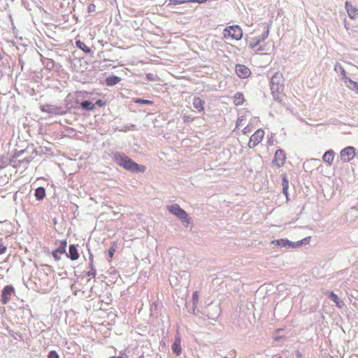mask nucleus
<instances>
[{"label":"nucleus","instance_id":"obj_18","mask_svg":"<svg viewBox=\"0 0 358 358\" xmlns=\"http://www.w3.org/2000/svg\"><path fill=\"white\" fill-rule=\"evenodd\" d=\"M204 104L205 101L201 99L199 97L194 99L193 106L199 112H202L204 110Z\"/></svg>","mask_w":358,"mask_h":358},{"label":"nucleus","instance_id":"obj_24","mask_svg":"<svg viewBox=\"0 0 358 358\" xmlns=\"http://www.w3.org/2000/svg\"><path fill=\"white\" fill-rule=\"evenodd\" d=\"M82 108L86 110H92L94 109V104L90 100H85L80 104Z\"/></svg>","mask_w":358,"mask_h":358},{"label":"nucleus","instance_id":"obj_45","mask_svg":"<svg viewBox=\"0 0 358 358\" xmlns=\"http://www.w3.org/2000/svg\"><path fill=\"white\" fill-rule=\"evenodd\" d=\"M95 6L94 4H90L88 7L89 12H92L94 10Z\"/></svg>","mask_w":358,"mask_h":358},{"label":"nucleus","instance_id":"obj_29","mask_svg":"<svg viewBox=\"0 0 358 358\" xmlns=\"http://www.w3.org/2000/svg\"><path fill=\"white\" fill-rule=\"evenodd\" d=\"M134 102L139 104L152 105L153 101L148 99H143L140 98L134 99Z\"/></svg>","mask_w":358,"mask_h":358},{"label":"nucleus","instance_id":"obj_31","mask_svg":"<svg viewBox=\"0 0 358 358\" xmlns=\"http://www.w3.org/2000/svg\"><path fill=\"white\" fill-rule=\"evenodd\" d=\"M115 252V244H113V246H111L108 250V257L110 259L113 258L114 253Z\"/></svg>","mask_w":358,"mask_h":358},{"label":"nucleus","instance_id":"obj_9","mask_svg":"<svg viewBox=\"0 0 358 358\" xmlns=\"http://www.w3.org/2000/svg\"><path fill=\"white\" fill-rule=\"evenodd\" d=\"M264 135V131L262 129L257 130L250 137L248 143V146L250 148H255L258 143H259Z\"/></svg>","mask_w":358,"mask_h":358},{"label":"nucleus","instance_id":"obj_35","mask_svg":"<svg viewBox=\"0 0 358 358\" xmlns=\"http://www.w3.org/2000/svg\"><path fill=\"white\" fill-rule=\"evenodd\" d=\"M146 78L150 81H155L157 76L153 73H148L146 75Z\"/></svg>","mask_w":358,"mask_h":358},{"label":"nucleus","instance_id":"obj_14","mask_svg":"<svg viewBox=\"0 0 358 358\" xmlns=\"http://www.w3.org/2000/svg\"><path fill=\"white\" fill-rule=\"evenodd\" d=\"M345 8L350 18L354 19L358 15V9L353 7V6L348 1L345 2Z\"/></svg>","mask_w":358,"mask_h":358},{"label":"nucleus","instance_id":"obj_20","mask_svg":"<svg viewBox=\"0 0 358 358\" xmlns=\"http://www.w3.org/2000/svg\"><path fill=\"white\" fill-rule=\"evenodd\" d=\"M121 80V78L116 76L108 77L106 79V83L108 86H113L117 84Z\"/></svg>","mask_w":358,"mask_h":358},{"label":"nucleus","instance_id":"obj_25","mask_svg":"<svg viewBox=\"0 0 358 358\" xmlns=\"http://www.w3.org/2000/svg\"><path fill=\"white\" fill-rule=\"evenodd\" d=\"M346 83H348V87L350 89H351L352 90L355 91L357 94H358V83L357 82H355L348 78V79H347Z\"/></svg>","mask_w":358,"mask_h":358},{"label":"nucleus","instance_id":"obj_36","mask_svg":"<svg viewBox=\"0 0 358 358\" xmlns=\"http://www.w3.org/2000/svg\"><path fill=\"white\" fill-rule=\"evenodd\" d=\"M182 119L185 122H189L193 121L194 117L189 115H184Z\"/></svg>","mask_w":358,"mask_h":358},{"label":"nucleus","instance_id":"obj_48","mask_svg":"<svg viewBox=\"0 0 358 358\" xmlns=\"http://www.w3.org/2000/svg\"><path fill=\"white\" fill-rule=\"evenodd\" d=\"M24 150H21L19 152V154L17 155V156L19 157L21 154L24 153Z\"/></svg>","mask_w":358,"mask_h":358},{"label":"nucleus","instance_id":"obj_7","mask_svg":"<svg viewBox=\"0 0 358 358\" xmlns=\"http://www.w3.org/2000/svg\"><path fill=\"white\" fill-rule=\"evenodd\" d=\"M355 156V148L352 146H348L340 152L341 159L343 162H349Z\"/></svg>","mask_w":358,"mask_h":358},{"label":"nucleus","instance_id":"obj_13","mask_svg":"<svg viewBox=\"0 0 358 358\" xmlns=\"http://www.w3.org/2000/svg\"><path fill=\"white\" fill-rule=\"evenodd\" d=\"M66 244H67V243L66 241H62L60 246L55 251H54L52 252V256L54 257V258L56 260L58 261L60 259V257H59V254L66 253Z\"/></svg>","mask_w":358,"mask_h":358},{"label":"nucleus","instance_id":"obj_44","mask_svg":"<svg viewBox=\"0 0 358 358\" xmlns=\"http://www.w3.org/2000/svg\"><path fill=\"white\" fill-rule=\"evenodd\" d=\"M90 269L92 270V268H94V265H93V257H92V255H90Z\"/></svg>","mask_w":358,"mask_h":358},{"label":"nucleus","instance_id":"obj_33","mask_svg":"<svg viewBox=\"0 0 358 358\" xmlns=\"http://www.w3.org/2000/svg\"><path fill=\"white\" fill-rule=\"evenodd\" d=\"M29 162H30V160L28 159L27 158H24L22 160L18 161L19 164L23 165V167L27 166L29 164Z\"/></svg>","mask_w":358,"mask_h":358},{"label":"nucleus","instance_id":"obj_23","mask_svg":"<svg viewBox=\"0 0 358 358\" xmlns=\"http://www.w3.org/2000/svg\"><path fill=\"white\" fill-rule=\"evenodd\" d=\"M334 70L336 72H340L341 74L343 76V79H344L345 82L347 83V79H348V78L346 76V72H345V69L341 65V64L336 63L334 66Z\"/></svg>","mask_w":358,"mask_h":358},{"label":"nucleus","instance_id":"obj_5","mask_svg":"<svg viewBox=\"0 0 358 358\" xmlns=\"http://www.w3.org/2000/svg\"><path fill=\"white\" fill-rule=\"evenodd\" d=\"M224 36L225 38L228 36L234 40L238 41L242 38L243 31L238 25H232L224 29Z\"/></svg>","mask_w":358,"mask_h":358},{"label":"nucleus","instance_id":"obj_30","mask_svg":"<svg viewBox=\"0 0 358 358\" xmlns=\"http://www.w3.org/2000/svg\"><path fill=\"white\" fill-rule=\"evenodd\" d=\"M264 28L266 29V30L264 31L262 36L258 38V39L260 40V41H264L268 36L269 30L268 25L265 24Z\"/></svg>","mask_w":358,"mask_h":358},{"label":"nucleus","instance_id":"obj_17","mask_svg":"<svg viewBox=\"0 0 358 358\" xmlns=\"http://www.w3.org/2000/svg\"><path fill=\"white\" fill-rule=\"evenodd\" d=\"M334 155H335V152L334 150H327L324 154V155L322 157V159L324 162L328 163L329 165H331L332 162L334 161Z\"/></svg>","mask_w":358,"mask_h":358},{"label":"nucleus","instance_id":"obj_1","mask_svg":"<svg viewBox=\"0 0 358 358\" xmlns=\"http://www.w3.org/2000/svg\"><path fill=\"white\" fill-rule=\"evenodd\" d=\"M113 158L117 164L132 173H143L145 171V166L138 164L123 153L116 152Z\"/></svg>","mask_w":358,"mask_h":358},{"label":"nucleus","instance_id":"obj_22","mask_svg":"<svg viewBox=\"0 0 358 358\" xmlns=\"http://www.w3.org/2000/svg\"><path fill=\"white\" fill-rule=\"evenodd\" d=\"M244 96L241 92H237L234 96V102L236 106H241L243 103Z\"/></svg>","mask_w":358,"mask_h":358},{"label":"nucleus","instance_id":"obj_43","mask_svg":"<svg viewBox=\"0 0 358 358\" xmlns=\"http://www.w3.org/2000/svg\"><path fill=\"white\" fill-rule=\"evenodd\" d=\"M242 121H243V119L239 117L238 120H237V122H236V127H239L242 125Z\"/></svg>","mask_w":358,"mask_h":358},{"label":"nucleus","instance_id":"obj_2","mask_svg":"<svg viewBox=\"0 0 358 358\" xmlns=\"http://www.w3.org/2000/svg\"><path fill=\"white\" fill-rule=\"evenodd\" d=\"M284 78L280 73H275L271 78L270 87L273 99L279 102L282 101V97L284 96L282 92L284 87Z\"/></svg>","mask_w":358,"mask_h":358},{"label":"nucleus","instance_id":"obj_37","mask_svg":"<svg viewBox=\"0 0 358 358\" xmlns=\"http://www.w3.org/2000/svg\"><path fill=\"white\" fill-rule=\"evenodd\" d=\"M260 40H259L258 38L256 40V41L255 42H250L249 45L251 48L254 49L255 48H256L259 43H260Z\"/></svg>","mask_w":358,"mask_h":358},{"label":"nucleus","instance_id":"obj_21","mask_svg":"<svg viewBox=\"0 0 358 358\" xmlns=\"http://www.w3.org/2000/svg\"><path fill=\"white\" fill-rule=\"evenodd\" d=\"M329 298L334 302H335L336 306L338 307L339 308H341L344 306V303L342 301L339 300L338 296L333 292H331L329 294Z\"/></svg>","mask_w":358,"mask_h":358},{"label":"nucleus","instance_id":"obj_3","mask_svg":"<svg viewBox=\"0 0 358 358\" xmlns=\"http://www.w3.org/2000/svg\"><path fill=\"white\" fill-rule=\"evenodd\" d=\"M310 237H306L301 241L292 242L287 238H280L274 240L271 242V244L286 248H298L303 245H307L310 242Z\"/></svg>","mask_w":358,"mask_h":358},{"label":"nucleus","instance_id":"obj_49","mask_svg":"<svg viewBox=\"0 0 358 358\" xmlns=\"http://www.w3.org/2000/svg\"><path fill=\"white\" fill-rule=\"evenodd\" d=\"M223 358H227V357H223Z\"/></svg>","mask_w":358,"mask_h":358},{"label":"nucleus","instance_id":"obj_26","mask_svg":"<svg viewBox=\"0 0 358 358\" xmlns=\"http://www.w3.org/2000/svg\"><path fill=\"white\" fill-rule=\"evenodd\" d=\"M76 46L81 49L82 50H83L86 53H89L91 52V49L87 46L84 43H83L82 41H77L76 42Z\"/></svg>","mask_w":358,"mask_h":358},{"label":"nucleus","instance_id":"obj_16","mask_svg":"<svg viewBox=\"0 0 358 358\" xmlns=\"http://www.w3.org/2000/svg\"><path fill=\"white\" fill-rule=\"evenodd\" d=\"M67 257L71 260H76L79 257L78 250L75 245H71L69 248V253H66Z\"/></svg>","mask_w":358,"mask_h":358},{"label":"nucleus","instance_id":"obj_46","mask_svg":"<svg viewBox=\"0 0 358 358\" xmlns=\"http://www.w3.org/2000/svg\"><path fill=\"white\" fill-rule=\"evenodd\" d=\"M249 131H250V129H249L248 126L245 127L243 130V133L245 134Z\"/></svg>","mask_w":358,"mask_h":358},{"label":"nucleus","instance_id":"obj_41","mask_svg":"<svg viewBox=\"0 0 358 358\" xmlns=\"http://www.w3.org/2000/svg\"><path fill=\"white\" fill-rule=\"evenodd\" d=\"M199 295L197 292H194L192 295V299L194 301V303L198 301Z\"/></svg>","mask_w":358,"mask_h":358},{"label":"nucleus","instance_id":"obj_11","mask_svg":"<svg viewBox=\"0 0 358 358\" xmlns=\"http://www.w3.org/2000/svg\"><path fill=\"white\" fill-rule=\"evenodd\" d=\"M41 111L52 115H62L65 113L62 108L54 105H44L41 106Z\"/></svg>","mask_w":358,"mask_h":358},{"label":"nucleus","instance_id":"obj_32","mask_svg":"<svg viewBox=\"0 0 358 358\" xmlns=\"http://www.w3.org/2000/svg\"><path fill=\"white\" fill-rule=\"evenodd\" d=\"M169 5H177V4H183L186 3V0H169Z\"/></svg>","mask_w":358,"mask_h":358},{"label":"nucleus","instance_id":"obj_15","mask_svg":"<svg viewBox=\"0 0 358 358\" xmlns=\"http://www.w3.org/2000/svg\"><path fill=\"white\" fill-rule=\"evenodd\" d=\"M180 343H181L180 338L179 336H177L175 338V341L171 346V350H172L173 352L177 355H180L181 352H182V349L180 347Z\"/></svg>","mask_w":358,"mask_h":358},{"label":"nucleus","instance_id":"obj_42","mask_svg":"<svg viewBox=\"0 0 358 358\" xmlns=\"http://www.w3.org/2000/svg\"><path fill=\"white\" fill-rule=\"evenodd\" d=\"M96 104L99 106H104L105 103L102 100L99 99L96 101Z\"/></svg>","mask_w":358,"mask_h":358},{"label":"nucleus","instance_id":"obj_8","mask_svg":"<svg viewBox=\"0 0 358 358\" xmlns=\"http://www.w3.org/2000/svg\"><path fill=\"white\" fill-rule=\"evenodd\" d=\"M15 293V289L12 285H6L3 287L1 294V301L3 304H7Z\"/></svg>","mask_w":358,"mask_h":358},{"label":"nucleus","instance_id":"obj_34","mask_svg":"<svg viewBox=\"0 0 358 358\" xmlns=\"http://www.w3.org/2000/svg\"><path fill=\"white\" fill-rule=\"evenodd\" d=\"M48 358H59V355L56 351L52 350L49 352Z\"/></svg>","mask_w":358,"mask_h":358},{"label":"nucleus","instance_id":"obj_38","mask_svg":"<svg viewBox=\"0 0 358 358\" xmlns=\"http://www.w3.org/2000/svg\"><path fill=\"white\" fill-rule=\"evenodd\" d=\"M96 274V269L94 268H92V270L90 269L88 272H87V275L95 277Z\"/></svg>","mask_w":358,"mask_h":358},{"label":"nucleus","instance_id":"obj_28","mask_svg":"<svg viewBox=\"0 0 358 358\" xmlns=\"http://www.w3.org/2000/svg\"><path fill=\"white\" fill-rule=\"evenodd\" d=\"M43 64L48 70H52L55 66V62L51 59H45L43 61Z\"/></svg>","mask_w":358,"mask_h":358},{"label":"nucleus","instance_id":"obj_4","mask_svg":"<svg viewBox=\"0 0 358 358\" xmlns=\"http://www.w3.org/2000/svg\"><path fill=\"white\" fill-rule=\"evenodd\" d=\"M166 208L171 213L176 215L183 223L185 227H188L191 218L186 211L181 208L179 205H169L166 206Z\"/></svg>","mask_w":358,"mask_h":358},{"label":"nucleus","instance_id":"obj_39","mask_svg":"<svg viewBox=\"0 0 358 358\" xmlns=\"http://www.w3.org/2000/svg\"><path fill=\"white\" fill-rule=\"evenodd\" d=\"M7 248L2 243H0V255L4 254Z\"/></svg>","mask_w":358,"mask_h":358},{"label":"nucleus","instance_id":"obj_12","mask_svg":"<svg viewBox=\"0 0 358 358\" xmlns=\"http://www.w3.org/2000/svg\"><path fill=\"white\" fill-rule=\"evenodd\" d=\"M236 73L238 77L242 78H248L251 73L250 70L247 66L241 64L236 66Z\"/></svg>","mask_w":358,"mask_h":358},{"label":"nucleus","instance_id":"obj_27","mask_svg":"<svg viewBox=\"0 0 358 358\" xmlns=\"http://www.w3.org/2000/svg\"><path fill=\"white\" fill-rule=\"evenodd\" d=\"M282 190L283 193L287 196V190L289 187V181L285 175L282 176Z\"/></svg>","mask_w":358,"mask_h":358},{"label":"nucleus","instance_id":"obj_6","mask_svg":"<svg viewBox=\"0 0 358 358\" xmlns=\"http://www.w3.org/2000/svg\"><path fill=\"white\" fill-rule=\"evenodd\" d=\"M220 313V308L217 304H209L204 311L208 320L215 321Z\"/></svg>","mask_w":358,"mask_h":358},{"label":"nucleus","instance_id":"obj_10","mask_svg":"<svg viewBox=\"0 0 358 358\" xmlns=\"http://www.w3.org/2000/svg\"><path fill=\"white\" fill-rule=\"evenodd\" d=\"M286 160V155L283 150L278 149L275 153V158L273 160V164L278 167H281L284 165Z\"/></svg>","mask_w":358,"mask_h":358},{"label":"nucleus","instance_id":"obj_47","mask_svg":"<svg viewBox=\"0 0 358 358\" xmlns=\"http://www.w3.org/2000/svg\"><path fill=\"white\" fill-rule=\"evenodd\" d=\"M17 336H18V334H16V333H15V334H12V336H13V338H14L15 339H17Z\"/></svg>","mask_w":358,"mask_h":358},{"label":"nucleus","instance_id":"obj_40","mask_svg":"<svg viewBox=\"0 0 358 358\" xmlns=\"http://www.w3.org/2000/svg\"><path fill=\"white\" fill-rule=\"evenodd\" d=\"M206 1L207 0H186V3L196 2V3H201L206 2Z\"/></svg>","mask_w":358,"mask_h":358},{"label":"nucleus","instance_id":"obj_19","mask_svg":"<svg viewBox=\"0 0 358 358\" xmlns=\"http://www.w3.org/2000/svg\"><path fill=\"white\" fill-rule=\"evenodd\" d=\"M34 195L37 200L41 201L45 196V189L43 187H39L35 189Z\"/></svg>","mask_w":358,"mask_h":358}]
</instances>
